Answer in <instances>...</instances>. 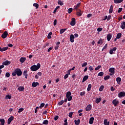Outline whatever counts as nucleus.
Segmentation results:
<instances>
[{
    "label": "nucleus",
    "instance_id": "20e7f679",
    "mask_svg": "<svg viewBox=\"0 0 125 125\" xmlns=\"http://www.w3.org/2000/svg\"><path fill=\"white\" fill-rule=\"evenodd\" d=\"M15 71L17 76H21L22 75V71H21V69L17 68Z\"/></svg>",
    "mask_w": 125,
    "mask_h": 125
},
{
    "label": "nucleus",
    "instance_id": "f8f14e48",
    "mask_svg": "<svg viewBox=\"0 0 125 125\" xmlns=\"http://www.w3.org/2000/svg\"><path fill=\"white\" fill-rule=\"evenodd\" d=\"M70 40L71 42H75V36L73 34H71L70 36Z\"/></svg>",
    "mask_w": 125,
    "mask_h": 125
},
{
    "label": "nucleus",
    "instance_id": "b1692460",
    "mask_svg": "<svg viewBox=\"0 0 125 125\" xmlns=\"http://www.w3.org/2000/svg\"><path fill=\"white\" fill-rule=\"evenodd\" d=\"M124 1V0H114V3H121V2H123V1Z\"/></svg>",
    "mask_w": 125,
    "mask_h": 125
},
{
    "label": "nucleus",
    "instance_id": "774afa93",
    "mask_svg": "<svg viewBox=\"0 0 125 125\" xmlns=\"http://www.w3.org/2000/svg\"><path fill=\"white\" fill-rule=\"evenodd\" d=\"M74 37L75 38H78V37H79V34H78L77 33L74 34Z\"/></svg>",
    "mask_w": 125,
    "mask_h": 125
},
{
    "label": "nucleus",
    "instance_id": "bf43d9fd",
    "mask_svg": "<svg viewBox=\"0 0 125 125\" xmlns=\"http://www.w3.org/2000/svg\"><path fill=\"white\" fill-rule=\"evenodd\" d=\"M68 116H69V118H72V117L73 116V112L69 113Z\"/></svg>",
    "mask_w": 125,
    "mask_h": 125
},
{
    "label": "nucleus",
    "instance_id": "a878e982",
    "mask_svg": "<svg viewBox=\"0 0 125 125\" xmlns=\"http://www.w3.org/2000/svg\"><path fill=\"white\" fill-rule=\"evenodd\" d=\"M24 86H20L18 88V90H19V91H24Z\"/></svg>",
    "mask_w": 125,
    "mask_h": 125
},
{
    "label": "nucleus",
    "instance_id": "c9c22d12",
    "mask_svg": "<svg viewBox=\"0 0 125 125\" xmlns=\"http://www.w3.org/2000/svg\"><path fill=\"white\" fill-rule=\"evenodd\" d=\"M64 104V101L62 100L58 103L59 106H61V105Z\"/></svg>",
    "mask_w": 125,
    "mask_h": 125
},
{
    "label": "nucleus",
    "instance_id": "dca6fc26",
    "mask_svg": "<svg viewBox=\"0 0 125 125\" xmlns=\"http://www.w3.org/2000/svg\"><path fill=\"white\" fill-rule=\"evenodd\" d=\"M23 75L25 77V79H27L28 77V71H27V70H24L23 72Z\"/></svg>",
    "mask_w": 125,
    "mask_h": 125
},
{
    "label": "nucleus",
    "instance_id": "6e6552de",
    "mask_svg": "<svg viewBox=\"0 0 125 125\" xmlns=\"http://www.w3.org/2000/svg\"><path fill=\"white\" fill-rule=\"evenodd\" d=\"M11 64V62L6 60L5 62H2V65H4L5 66H7L8 65H10Z\"/></svg>",
    "mask_w": 125,
    "mask_h": 125
},
{
    "label": "nucleus",
    "instance_id": "4468645a",
    "mask_svg": "<svg viewBox=\"0 0 125 125\" xmlns=\"http://www.w3.org/2000/svg\"><path fill=\"white\" fill-rule=\"evenodd\" d=\"M32 85V87H37L38 85H40V83L39 82H33Z\"/></svg>",
    "mask_w": 125,
    "mask_h": 125
},
{
    "label": "nucleus",
    "instance_id": "603ef678",
    "mask_svg": "<svg viewBox=\"0 0 125 125\" xmlns=\"http://www.w3.org/2000/svg\"><path fill=\"white\" fill-rule=\"evenodd\" d=\"M102 30H103V28L99 27V28H98V29H97V31H98V32H101V31H102Z\"/></svg>",
    "mask_w": 125,
    "mask_h": 125
},
{
    "label": "nucleus",
    "instance_id": "0e129e2a",
    "mask_svg": "<svg viewBox=\"0 0 125 125\" xmlns=\"http://www.w3.org/2000/svg\"><path fill=\"white\" fill-rule=\"evenodd\" d=\"M110 90H111V91H115V88H114V87L111 86L110 87Z\"/></svg>",
    "mask_w": 125,
    "mask_h": 125
},
{
    "label": "nucleus",
    "instance_id": "9b49d317",
    "mask_svg": "<svg viewBox=\"0 0 125 125\" xmlns=\"http://www.w3.org/2000/svg\"><path fill=\"white\" fill-rule=\"evenodd\" d=\"M92 108V105H91V104H89L87 105V106L85 107V110L87 112L88 111H91Z\"/></svg>",
    "mask_w": 125,
    "mask_h": 125
},
{
    "label": "nucleus",
    "instance_id": "a211bd4d",
    "mask_svg": "<svg viewBox=\"0 0 125 125\" xmlns=\"http://www.w3.org/2000/svg\"><path fill=\"white\" fill-rule=\"evenodd\" d=\"M26 61V58L25 57H21L20 59V62L21 63H24Z\"/></svg>",
    "mask_w": 125,
    "mask_h": 125
},
{
    "label": "nucleus",
    "instance_id": "69168bd1",
    "mask_svg": "<svg viewBox=\"0 0 125 125\" xmlns=\"http://www.w3.org/2000/svg\"><path fill=\"white\" fill-rule=\"evenodd\" d=\"M52 48H53V47H50V48H49L48 49V50H47L48 52H50V51L51 50H52Z\"/></svg>",
    "mask_w": 125,
    "mask_h": 125
},
{
    "label": "nucleus",
    "instance_id": "c85d7f7f",
    "mask_svg": "<svg viewBox=\"0 0 125 125\" xmlns=\"http://www.w3.org/2000/svg\"><path fill=\"white\" fill-rule=\"evenodd\" d=\"M113 13V5H111L110 7V9L109 10V13L111 14V13Z\"/></svg>",
    "mask_w": 125,
    "mask_h": 125
},
{
    "label": "nucleus",
    "instance_id": "bb28decb",
    "mask_svg": "<svg viewBox=\"0 0 125 125\" xmlns=\"http://www.w3.org/2000/svg\"><path fill=\"white\" fill-rule=\"evenodd\" d=\"M80 6H81V2L78 3L76 6H74V9L75 10L78 9V8L80 7Z\"/></svg>",
    "mask_w": 125,
    "mask_h": 125
},
{
    "label": "nucleus",
    "instance_id": "c756f323",
    "mask_svg": "<svg viewBox=\"0 0 125 125\" xmlns=\"http://www.w3.org/2000/svg\"><path fill=\"white\" fill-rule=\"evenodd\" d=\"M66 30H67V28H64V29H61L60 31L61 35H62V34H63V33H64L65 31H66Z\"/></svg>",
    "mask_w": 125,
    "mask_h": 125
},
{
    "label": "nucleus",
    "instance_id": "a19ab883",
    "mask_svg": "<svg viewBox=\"0 0 125 125\" xmlns=\"http://www.w3.org/2000/svg\"><path fill=\"white\" fill-rule=\"evenodd\" d=\"M103 89H104V86L102 85L100 87L99 91H103Z\"/></svg>",
    "mask_w": 125,
    "mask_h": 125
},
{
    "label": "nucleus",
    "instance_id": "79ce46f5",
    "mask_svg": "<svg viewBox=\"0 0 125 125\" xmlns=\"http://www.w3.org/2000/svg\"><path fill=\"white\" fill-rule=\"evenodd\" d=\"M75 69H76V67L73 66L72 68H71L68 71V74H70V72L71 71H74V70H75Z\"/></svg>",
    "mask_w": 125,
    "mask_h": 125
},
{
    "label": "nucleus",
    "instance_id": "6ab92c4d",
    "mask_svg": "<svg viewBox=\"0 0 125 125\" xmlns=\"http://www.w3.org/2000/svg\"><path fill=\"white\" fill-rule=\"evenodd\" d=\"M120 27L121 28V29H122V30H125V21H123L121 23V25L120 26Z\"/></svg>",
    "mask_w": 125,
    "mask_h": 125
},
{
    "label": "nucleus",
    "instance_id": "f704fd0d",
    "mask_svg": "<svg viewBox=\"0 0 125 125\" xmlns=\"http://www.w3.org/2000/svg\"><path fill=\"white\" fill-rule=\"evenodd\" d=\"M121 37H122V33H119L117 34V35L116 36L117 39H121Z\"/></svg>",
    "mask_w": 125,
    "mask_h": 125
},
{
    "label": "nucleus",
    "instance_id": "7ed1b4c3",
    "mask_svg": "<svg viewBox=\"0 0 125 125\" xmlns=\"http://www.w3.org/2000/svg\"><path fill=\"white\" fill-rule=\"evenodd\" d=\"M112 104L114 105V107H117L119 104V100L115 99L112 101Z\"/></svg>",
    "mask_w": 125,
    "mask_h": 125
},
{
    "label": "nucleus",
    "instance_id": "5701e85b",
    "mask_svg": "<svg viewBox=\"0 0 125 125\" xmlns=\"http://www.w3.org/2000/svg\"><path fill=\"white\" fill-rule=\"evenodd\" d=\"M74 123H75V125H80V124L81 123V120L80 119H78V120H75L74 121Z\"/></svg>",
    "mask_w": 125,
    "mask_h": 125
},
{
    "label": "nucleus",
    "instance_id": "c03bdc74",
    "mask_svg": "<svg viewBox=\"0 0 125 125\" xmlns=\"http://www.w3.org/2000/svg\"><path fill=\"white\" fill-rule=\"evenodd\" d=\"M72 11H73V8H70L68 9V13H69V14H70V13H72Z\"/></svg>",
    "mask_w": 125,
    "mask_h": 125
},
{
    "label": "nucleus",
    "instance_id": "338daca9",
    "mask_svg": "<svg viewBox=\"0 0 125 125\" xmlns=\"http://www.w3.org/2000/svg\"><path fill=\"white\" fill-rule=\"evenodd\" d=\"M69 77V75L68 74H65V76H64V79H67Z\"/></svg>",
    "mask_w": 125,
    "mask_h": 125
},
{
    "label": "nucleus",
    "instance_id": "5fc2aeb1",
    "mask_svg": "<svg viewBox=\"0 0 125 125\" xmlns=\"http://www.w3.org/2000/svg\"><path fill=\"white\" fill-rule=\"evenodd\" d=\"M44 103H42L39 107L40 108H42V107H44Z\"/></svg>",
    "mask_w": 125,
    "mask_h": 125
},
{
    "label": "nucleus",
    "instance_id": "4be33fe9",
    "mask_svg": "<svg viewBox=\"0 0 125 125\" xmlns=\"http://www.w3.org/2000/svg\"><path fill=\"white\" fill-rule=\"evenodd\" d=\"M109 73H113L115 74V68L111 67L109 69Z\"/></svg>",
    "mask_w": 125,
    "mask_h": 125
},
{
    "label": "nucleus",
    "instance_id": "393cba45",
    "mask_svg": "<svg viewBox=\"0 0 125 125\" xmlns=\"http://www.w3.org/2000/svg\"><path fill=\"white\" fill-rule=\"evenodd\" d=\"M0 122L1 123L0 125H4V124L5 123V120H4V119H0Z\"/></svg>",
    "mask_w": 125,
    "mask_h": 125
},
{
    "label": "nucleus",
    "instance_id": "e433bc0d",
    "mask_svg": "<svg viewBox=\"0 0 125 125\" xmlns=\"http://www.w3.org/2000/svg\"><path fill=\"white\" fill-rule=\"evenodd\" d=\"M104 75V73H103V72H101L99 73L98 74V76H99V77H103Z\"/></svg>",
    "mask_w": 125,
    "mask_h": 125
},
{
    "label": "nucleus",
    "instance_id": "de8ad7c7",
    "mask_svg": "<svg viewBox=\"0 0 125 125\" xmlns=\"http://www.w3.org/2000/svg\"><path fill=\"white\" fill-rule=\"evenodd\" d=\"M5 77L6 78H9V77H10V74L9 73V72H7L5 74Z\"/></svg>",
    "mask_w": 125,
    "mask_h": 125
},
{
    "label": "nucleus",
    "instance_id": "2eb2a0df",
    "mask_svg": "<svg viewBox=\"0 0 125 125\" xmlns=\"http://www.w3.org/2000/svg\"><path fill=\"white\" fill-rule=\"evenodd\" d=\"M113 50H114V52H115V51H116V50H117V47H113L112 49H111L110 50H109V54H113Z\"/></svg>",
    "mask_w": 125,
    "mask_h": 125
},
{
    "label": "nucleus",
    "instance_id": "aec40b11",
    "mask_svg": "<svg viewBox=\"0 0 125 125\" xmlns=\"http://www.w3.org/2000/svg\"><path fill=\"white\" fill-rule=\"evenodd\" d=\"M94 121V117H91L89 119V124L90 125H92V124H93Z\"/></svg>",
    "mask_w": 125,
    "mask_h": 125
},
{
    "label": "nucleus",
    "instance_id": "8fccbe9b",
    "mask_svg": "<svg viewBox=\"0 0 125 125\" xmlns=\"http://www.w3.org/2000/svg\"><path fill=\"white\" fill-rule=\"evenodd\" d=\"M100 68H101V65H99L97 67L95 68V70L96 71H98V70H99V69H100Z\"/></svg>",
    "mask_w": 125,
    "mask_h": 125
},
{
    "label": "nucleus",
    "instance_id": "39448f33",
    "mask_svg": "<svg viewBox=\"0 0 125 125\" xmlns=\"http://www.w3.org/2000/svg\"><path fill=\"white\" fill-rule=\"evenodd\" d=\"M70 25L72 26L76 25V19H75V18H72L71 21L70 22Z\"/></svg>",
    "mask_w": 125,
    "mask_h": 125
},
{
    "label": "nucleus",
    "instance_id": "4d7b16f0",
    "mask_svg": "<svg viewBox=\"0 0 125 125\" xmlns=\"http://www.w3.org/2000/svg\"><path fill=\"white\" fill-rule=\"evenodd\" d=\"M84 94H85V92H84V91L80 93L81 96H83V95H84Z\"/></svg>",
    "mask_w": 125,
    "mask_h": 125
},
{
    "label": "nucleus",
    "instance_id": "e2e57ef3",
    "mask_svg": "<svg viewBox=\"0 0 125 125\" xmlns=\"http://www.w3.org/2000/svg\"><path fill=\"white\" fill-rule=\"evenodd\" d=\"M112 17L111 16V15H109L108 17H107V21H110V20L111 19V18Z\"/></svg>",
    "mask_w": 125,
    "mask_h": 125
},
{
    "label": "nucleus",
    "instance_id": "ddd939ff",
    "mask_svg": "<svg viewBox=\"0 0 125 125\" xmlns=\"http://www.w3.org/2000/svg\"><path fill=\"white\" fill-rule=\"evenodd\" d=\"M112 35L110 33H109L106 36V38L108 42H110L111 41V39H112Z\"/></svg>",
    "mask_w": 125,
    "mask_h": 125
},
{
    "label": "nucleus",
    "instance_id": "6e6d98bb",
    "mask_svg": "<svg viewBox=\"0 0 125 125\" xmlns=\"http://www.w3.org/2000/svg\"><path fill=\"white\" fill-rule=\"evenodd\" d=\"M57 24V20H55L54 21V26H56Z\"/></svg>",
    "mask_w": 125,
    "mask_h": 125
},
{
    "label": "nucleus",
    "instance_id": "473e14b6",
    "mask_svg": "<svg viewBox=\"0 0 125 125\" xmlns=\"http://www.w3.org/2000/svg\"><path fill=\"white\" fill-rule=\"evenodd\" d=\"M91 84H89L88 85V87L87 88V91H90L91 89Z\"/></svg>",
    "mask_w": 125,
    "mask_h": 125
},
{
    "label": "nucleus",
    "instance_id": "09e8293b",
    "mask_svg": "<svg viewBox=\"0 0 125 125\" xmlns=\"http://www.w3.org/2000/svg\"><path fill=\"white\" fill-rule=\"evenodd\" d=\"M23 111H24V108H21L20 109H19V110H18V113H21V112H23Z\"/></svg>",
    "mask_w": 125,
    "mask_h": 125
},
{
    "label": "nucleus",
    "instance_id": "423d86ee",
    "mask_svg": "<svg viewBox=\"0 0 125 125\" xmlns=\"http://www.w3.org/2000/svg\"><path fill=\"white\" fill-rule=\"evenodd\" d=\"M13 120H14V117H13V116L10 117L7 121L8 125H10V124H11V122H12V121H13Z\"/></svg>",
    "mask_w": 125,
    "mask_h": 125
},
{
    "label": "nucleus",
    "instance_id": "2f4dec72",
    "mask_svg": "<svg viewBox=\"0 0 125 125\" xmlns=\"http://www.w3.org/2000/svg\"><path fill=\"white\" fill-rule=\"evenodd\" d=\"M97 43L98 44H103V40H102V39H100V40Z\"/></svg>",
    "mask_w": 125,
    "mask_h": 125
},
{
    "label": "nucleus",
    "instance_id": "f3484780",
    "mask_svg": "<svg viewBox=\"0 0 125 125\" xmlns=\"http://www.w3.org/2000/svg\"><path fill=\"white\" fill-rule=\"evenodd\" d=\"M8 49V47H4L1 48V47H0V51L1 52H3V51H6V50H7Z\"/></svg>",
    "mask_w": 125,
    "mask_h": 125
},
{
    "label": "nucleus",
    "instance_id": "1a4fd4ad",
    "mask_svg": "<svg viewBox=\"0 0 125 125\" xmlns=\"http://www.w3.org/2000/svg\"><path fill=\"white\" fill-rule=\"evenodd\" d=\"M77 11L76 14L77 16H82V15H83V12H82V10L81 9H78L77 10Z\"/></svg>",
    "mask_w": 125,
    "mask_h": 125
},
{
    "label": "nucleus",
    "instance_id": "864d4df0",
    "mask_svg": "<svg viewBox=\"0 0 125 125\" xmlns=\"http://www.w3.org/2000/svg\"><path fill=\"white\" fill-rule=\"evenodd\" d=\"M123 10V8H119V10H118V13H121Z\"/></svg>",
    "mask_w": 125,
    "mask_h": 125
},
{
    "label": "nucleus",
    "instance_id": "13d9d810",
    "mask_svg": "<svg viewBox=\"0 0 125 125\" xmlns=\"http://www.w3.org/2000/svg\"><path fill=\"white\" fill-rule=\"evenodd\" d=\"M16 75H17V74L16 73V70H15V71L12 73V76H13L14 77H15Z\"/></svg>",
    "mask_w": 125,
    "mask_h": 125
},
{
    "label": "nucleus",
    "instance_id": "37998d69",
    "mask_svg": "<svg viewBox=\"0 0 125 125\" xmlns=\"http://www.w3.org/2000/svg\"><path fill=\"white\" fill-rule=\"evenodd\" d=\"M58 4H60V5L62 6L63 5V4H64V3H63V2H62V1L59 0L58 1Z\"/></svg>",
    "mask_w": 125,
    "mask_h": 125
},
{
    "label": "nucleus",
    "instance_id": "f03ea898",
    "mask_svg": "<svg viewBox=\"0 0 125 125\" xmlns=\"http://www.w3.org/2000/svg\"><path fill=\"white\" fill-rule=\"evenodd\" d=\"M66 97L68 99V101H71L72 99V96L71 95V92L68 91L66 94Z\"/></svg>",
    "mask_w": 125,
    "mask_h": 125
},
{
    "label": "nucleus",
    "instance_id": "9d476101",
    "mask_svg": "<svg viewBox=\"0 0 125 125\" xmlns=\"http://www.w3.org/2000/svg\"><path fill=\"white\" fill-rule=\"evenodd\" d=\"M125 92H121L118 93V97L121 98V97H125Z\"/></svg>",
    "mask_w": 125,
    "mask_h": 125
},
{
    "label": "nucleus",
    "instance_id": "f257e3e1",
    "mask_svg": "<svg viewBox=\"0 0 125 125\" xmlns=\"http://www.w3.org/2000/svg\"><path fill=\"white\" fill-rule=\"evenodd\" d=\"M40 68H41V63H38L37 65L34 64L31 66L30 69L33 72H35L36 71H38V70H39Z\"/></svg>",
    "mask_w": 125,
    "mask_h": 125
},
{
    "label": "nucleus",
    "instance_id": "cd10ccee",
    "mask_svg": "<svg viewBox=\"0 0 125 125\" xmlns=\"http://www.w3.org/2000/svg\"><path fill=\"white\" fill-rule=\"evenodd\" d=\"M104 125H110V122H108V120H107V119H105L104 121Z\"/></svg>",
    "mask_w": 125,
    "mask_h": 125
},
{
    "label": "nucleus",
    "instance_id": "680f3d73",
    "mask_svg": "<svg viewBox=\"0 0 125 125\" xmlns=\"http://www.w3.org/2000/svg\"><path fill=\"white\" fill-rule=\"evenodd\" d=\"M89 70H90V71L91 72L92 71H93V68L92 67V66H90L88 68Z\"/></svg>",
    "mask_w": 125,
    "mask_h": 125
},
{
    "label": "nucleus",
    "instance_id": "72a5a7b5",
    "mask_svg": "<svg viewBox=\"0 0 125 125\" xmlns=\"http://www.w3.org/2000/svg\"><path fill=\"white\" fill-rule=\"evenodd\" d=\"M33 6H34V7H36V9H38V8H39V4L37 3H34L33 4Z\"/></svg>",
    "mask_w": 125,
    "mask_h": 125
},
{
    "label": "nucleus",
    "instance_id": "ea45409f",
    "mask_svg": "<svg viewBox=\"0 0 125 125\" xmlns=\"http://www.w3.org/2000/svg\"><path fill=\"white\" fill-rule=\"evenodd\" d=\"M42 124L43 125H47L48 124V120H44Z\"/></svg>",
    "mask_w": 125,
    "mask_h": 125
},
{
    "label": "nucleus",
    "instance_id": "3c124183",
    "mask_svg": "<svg viewBox=\"0 0 125 125\" xmlns=\"http://www.w3.org/2000/svg\"><path fill=\"white\" fill-rule=\"evenodd\" d=\"M87 65V62H85L84 63H83L82 65V67H85Z\"/></svg>",
    "mask_w": 125,
    "mask_h": 125
},
{
    "label": "nucleus",
    "instance_id": "412c9836",
    "mask_svg": "<svg viewBox=\"0 0 125 125\" xmlns=\"http://www.w3.org/2000/svg\"><path fill=\"white\" fill-rule=\"evenodd\" d=\"M101 100H102V98L100 97V98H97L96 99V103H100L101 102Z\"/></svg>",
    "mask_w": 125,
    "mask_h": 125
},
{
    "label": "nucleus",
    "instance_id": "0eeeda50",
    "mask_svg": "<svg viewBox=\"0 0 125 125\" xmlns=\"http://www.w3.org/2000/svg\"><path fill=\"white\" fill-rule=\"evenodd\" d=\"M7 36H8V33L7 31H5L1 35V38L2 39H5V38H7Z\"/></svg>",
    "mask_w": 125,
    "mask_h": 125
},
{
    "label": "nucleus",
    "instance_id": "58836bf2",
    "mask_svg": "<svg viewBox=\"0 0 125 125\" xmlns=\"http://www.w3.org/2000/svg\"><path fill=\"white\" fill-rule=\"evenodd\" d=\"M116 82H117L118 84H120L121 82H122V79H116Z\"/></svg>",
    "mask_w": 125,
    "mask_h": 125
},
{
    "label": "nucleus",
    "instance_id": "052dcab7",
    "mask_svg": "<svg viewBox=\"0 0 125 125\" xmlns=\"http://www.w3.org/2000/svg\"><path fill=\"white\" fill-rule=\"evenodd\" d=\"M54 120L55 121H57V120H58V119H59V116H56L55 117H54Z\"/></svg>",
    "mask_w": 125,
    "mask_h": 125
},
{
    "label": "nucleus",
    "instance_id": "49530a36",
    "mask_svg": "<svg viewBox=\"0 0 125 125\" xmlns=\"http://www.w3.org/2000/svg\"><path fill=\"white\" fill-rule=\"evenodd\" d=\"M51 35H52V32H49L47 36L48 39H50L51 38Z\"/></svg>",
    "mask_w": 125,
    "mask_h": 125
},
{
    "label": "nucleus",
    "instance_id": "7c9ffc66",
    "mask_svg": "<svg viewBox=\"0 0 125 125\" xmlns=\"http://www.w3.org/2000/svg\"><path fill=\"white\" fill-rule=\"evenodd\" d=\"M59 8H60V6H57V7L55 8V9H54V11H53V13H54V14H55V13H56V12L57 11V10L59 9Z\"/></svg>",
    "mask_w": 125,
    "mask_h": 125
},
{
    "label": "nucleus",
    "instance_id": "a18cd8bd",
    "mask_svg": "<svg viewBox=\"0 0 125 125\" xmlns=\"http://www.w3.org/2000/svg\"><path fill=\"white\" fill-rule=\"evenodd\" d=\"M107 47H108V44L106 43L105 44V45L103 48L102 51H103V50H104V49H106V48H107Z\"/></svg>",
    "mask_w": 125,
    "mask_h": 125
},
{
    "label": "nucleus",
    "instance_id": "4c0bfd02",
    "mask_svg": "<svg viewBox=\"0 0 125 125\" xmlns=\"http://www.w3.org/2000/svg\"><path fill=\"white\" fill-rule=\"evenodd\" d=\"M11 98H12V97L11 95H7L5 99H11Z\"/></svg>",
    "mask_w": 125,
    "mask_h": 125
}]
</instances>
